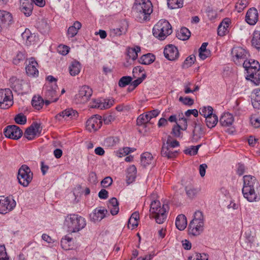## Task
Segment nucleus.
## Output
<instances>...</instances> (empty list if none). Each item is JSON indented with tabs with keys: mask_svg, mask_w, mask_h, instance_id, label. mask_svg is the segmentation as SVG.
<instances>
[{
	"mask_svg": "<svg viewBox=\"0 0 260 260\" xmlns=\"http://www.w3.org/2000/svg\"><path fill=\"white\" fill-rule=\"evenodd\" d=\"M133 12L136 19L140 22H143L149 19L152 12V4L149 0H136Z\"/></svg>",
	"mask_w": 260,
	"mask_h": 260,
	"instance_id": "f257e3e1",
	"label": "nucleus"
},
{
	"mask_svg": "<svg viewBox=\"0 0 260 260\" xmlns=\"http://www.w3.org/2000/svg\"><path fill=\"white\" fill-rule=\"evenodd\" d=\"M64 225L67 227L68 232L76 233L85 227L86 221L84 218L78 214H70L66 216Z\"/></svg>",
	"mask_w": 260,
	"mask_h": 260,
	"instance_id": "f03ea898",
	"label": "nucleus"
},
{
	"mask_svg": "<svg viewBox=\"0 0 260 260\" xmlns=\"http://www.w3.org/2000/svg\"><path fill=\"white\" fill-rule=\"evenodd\" d=\"M153 36L160 40H164L172 32V26L166 20H159L153 27Z\"/></svg>",
	"mask_w": 260,
	"mask_h": 260,
	"instance_id": "7ed1b4c3",
	"label": "nucleus"
},
{
	"mask_svg": "<svg viewBox=\"0 0 260 260\" xmlns=\"http://www.w3.org/2000/svg\"><path fill=\"white\" fill-rule=\"evenodd\" d=\"M150 212L154 215V217L158 224L162 223L167 218L166 208L164 205L161 207L160 203L158 200H153L151 202Z\"/></svg>",
	"mask_w": 260,
	"mask_h": 260,
	"instance_id": "20e7f679",
	"label": "nucleus"
},
{
	"mask_svg": "<svg viewBox=\"0 0 260 260\" xmlns=\"http://www.w3.org/2000/svg\"><path fill=\"white\" fill-rule=\"evenodd\" d=\"M32 177L33 173L27 165H22L18 170L17 179L19 183L23 187L28 186L32 180Z\"/></svg>",
	"mask_w": 260,
	"mask_h": 260,
	"instance_id": "39448f33",
	"label": "nucleus"
},
{
	"mask_svg": "<svg viewBox=\"0 0 260 260\" xmlns=\"http://www.w3.org/2000/svg\"><path fill=\"white\" fill-rule=\"evenodd\" d=\"M92 94V89L88 86H82L80 87L78 93L75 96V101L77 104L86 103Z\"/></svg>",
	"mask_w": 260,
	"mask_h": 260,
	"instance_id": "423d86ee",
	"label": "nucleus"
},
{
	"mask_svg": "<svg viewBox=\"0 0 260 260\" xmlns=\"http://www.w3.org/2000/svg\"><path fill=\"white\" fill-rule=\"evenodd\" d=\"M231 54L234 61L237 65H241L249 56V54L247 51L240 47H234L232 50Z\"/></svg>",
	"mask_w": 260,
	"mask_h": 260,
	"instance_id": "0eeeda50",
	"label": "nucleus"
},
{
	"mask_svg": "<svg viewBox=\"0 0 260 260\" xmlns=\"http://www.w3.org/2000/svg\"><path fill=\"white\" fill-rule=\"evenodd\" d=\"M16 206L15 201L8 197L0 196V213L6 214L12 210Z\"/></svg>",
	"mask_w": 260,
	"mask_h": 260,
	"instance_id": "6e6552de",
	"label": "nucleus"
},
{
	"mask_svg": "<svg viewBox=\"0 0 260 260\" xmlns=\"http://www.w3.org/2000/svg\"><path fill=\"white\" fill-rule=\"evenodd\" d=\"M4 133L6 137L14 140L19 139L23 134L22 131L15 125L7 126L5 128Z\"/></svg>",
	"mask_w": 260,
	"mask_h": 260,
	"instance_id": "1a4fd4ad",
	"label": "nucleus"
},
{
	"mask_svg": "<svg viewBox=\"0 0 260 260\" xmlns=\"http://www.w3.org/2000/svg\"><path fill=\"white\" fill-rule=\"evenodd\" d=\"M256 188L243 187L242 192L243 197L249 202H258L260 197L255 190Z\"/></svg>",
	"mask_w": 260,
	"mask_h": 260,
	"instance_id": "9d476101",
	"label": "nucleus"
},
{
	"mask_svg": "<svg viewBox=\"0 0 260 260\" xmlns=\"http://www.w3.org/2000/svg\"><path fill=\"white\" fill-rule=\"evenodd\" d=\"M102 117L95 115L91 117L86 121V127L89 131H96L102 126Z\"/></svg>",
	"mask_w": 260,
	"mask_h": 260,
	"instance_id": "9b49d317",
	"label": "nucleus"
},
{
	"mask_svg": "<svg viewBox=\"0 0 260 260\" xmlns=\"http://www.w3.org/2000/svg\"><path fill=\"white\" fill-rule=\"evenodd\" d=\"M10 91L0 90V108L6 109L12 105Z\"/></svg>",
	"mask_w": 260,
	"mask_h": 260,
	"instance_id": "f8f14e48",
	"label": "nucleus"
},
{
	"mask_svg": "<svg viewBox=\"0 0 260 260\" xmlns=\"http://www.w3.org/2000/svg\"><path fill=\"white\" fill-rule=\"evenodd\" d=\"M164 54L166 58L171 61L177 59L179 55L177 48L172 44L168 45L165 47Z\"/></svg>",
	"mask_w": 260,
	"mask_h": 260,
	"instance_id": "ddd939ff",
	"label": "nucleus"
},
{
	"mask_svg": "<svg viewBox=\"0 0 260 260\" xmlns=\"http://www.w3.org/2000/svg\"><path fill=\"white\" fill-rule=\"evenodd\" d=\"M78 115L77 111L72 108H68L57 114L55 118L58 121H61L63 118L66 119L68 118L70 119H76Z\"/></svg>",
	"mask_w": 260,
	"mask_h": 260,
	"instance_id": "4468645a",
	"label": "nucleus"
},
{
	"mask_svg": "<svg viewBox=\"0 0 260 260\" xmlns=\"http://www.w3.org/2000/svg\"><path fill=\"white\" fill-rule=\"evenodd\" d=\"M258 13L255 8H250L247 12L245 20L247 23L251 25H254L258 21Z\"/></svg>",
	"mask_w": 260,
	"mask_h": 260,
	"instance_id": "2eb2a0df",
	"label": "nucleus"
},
{
	"mask_svg": "<svg viewBox=\"0 0 260 260\" xmlns=\"http://www.w3.org/2000/svg\"><path fill=\"white\" fill-rule=\"evenodd\" d=\"M38 63L33 57L29 59L28 64L26 67V72L28 76L36 77L38 76L39 71L37 67Z\"/></svg>",
	"mask_w": 260,
	"mask_h": 260,
	"instance_id": "dca6fc26",
	"label": "nucleus"
},
{
	"mask_svg": "<svg viewBox=\"0 0 260 260\" xmlns=\"http://www.w3.org/2000/svg\"><path fill=\"white\" fill-rule=\"evenodd\" d=\"M33 7L31 0H20V10L26 17L31 15Z\"/></svg>",
	"mask_w": 260,
	"mask_h": 260,
	"instance_id": "f3484780",
	"label": "nucleus"
},
{
	"mask_svg": "<svg viewBox=\"0 0 260 260\" xmlns=\"http://www.w3.org/2000/svg\"><path fill=\"white\" fill-rule=\"evenodd\" d=\"M128 27L127 22L124 20L121 22L120 27L110 30V36L114 37L125 34L127 31Z\"/></svg>",
	"mask_w": 260,
	"mask_h": 260,
	"instance_id": "a211bd4d",
	"label": "nucleus"
},
{
	"mask_svg": "<svg viewBox=\"0 0 260 260\" xmlns=\"http://www.w3.org/2000/svg\"><path fill=\"white\" fill-rule=\"evenodd\" d=\"M243 187L257 189L259 187V183L255 177L251 175H245L243 177Z\"/></svg>",
	"mask_w": 260,
	"mask_h": 260,
	"instance_id": "6ab92c4d",
	"label": "nucleus"
},
{
	"mask_svg": "<svg viewBox=\"0 0 260 260\" xmlns=\"http://www.w3.org/2000/svg\"><path fill=\"white\" fill-rule=\"evenodd\" d=\"M12 22V16L11 13L6 11H0V23L3 26L7 27Z\"/></svg>",
	"mask_w": 260,
	"mask_h": 260,
	"instance_id": "aec40b11",
	"label": "nucleus"
},
{
	"mask_svg": "<svg viewBox=\"0 0 260 260\" xmlns=\"http://www.w3.org/2000/svg\"><path fill=\"white\" fill-rule=\"evenodd\" d=\"M57 88V84L55 83L53 86H45V95L46 98L52 99V102H56L58 99V98H56Z\"/></svg>",
	"mask_w": 260,
	"mask_h": 260,
	"instance_id": "412c9836",
	"label": "nucleus"
},
{
	"mask_svg": "<svg viewBox=\"0 0 260 260\" xmlns=\"http://www.w3.org/2000/svg\"><path fill=\"white\" fill-rule=\"evenodd\" d=\"M204 224L190 221L188 226L189 234L193 236L199 235L203 231Z\"/></svg>",
	"mask_w": 260,
	"mask_h": 260,
	"instance_id": "4be33fe9",
	"label": "nucleus"
},
{
	"mask_svg": "<svg viewBox=\"0 0 260 260\" xmlns=\"http://www.w3.org/2000/svg\"><path fill=\"white\" fill-rule=\"evenodd\" d=\"M177 151L173 150L171 147H169V145L163 143L161 150V155L163 157H167L168 158H172L176 156Z\"/></svg>",
	"mask_w": 260,
	"mask_h": 260,
	"instance_id": "5701e85b",
	"label": "nucleus"
},
{
	"mask_svg": "<svg viewBox=\"0 0 260 260\" xmlns=\"http://www.w3.org/2000/svg\"><path fill=\"white\" fill-rule=\"evenodd\" d=\"M234 117L230 113H224L220 118L219 124L224 127L231 126L234 122Z\"/></svg>",
	"mask_w": 260,
	"mask_h": 260,
	"instance_id": "b1692460",
	"label": "nucleus"
},
{
	"mask_svg": "<svg viewBox=\"0 0 260 260\" xmlns=\"http://www.w3.org/2000/svg\"><path fill=\"white\" fill-rule=\"evenodd\" d=\"M242 66L247 71V73L248 71H250V70H251V71H255V70L258 69V68H260L259 62L257 61L252 59L244 60L242 63Z\"/></svg>",
	"mask_w": 260,
	"mask_h": 260,
	"instance_id": "393cba45",
	"label": "nucleus"
},
{
	"mask_svg": "<svg viewBox=\"0 0 260 260\" xmlns=\"http://www.w3.org/2000/svg\"><path fill=\"white\" fill-rule=\"evenodd\" d=\"M247 80H250L255 85H258L260 83V68H258L255 71H248L247 73Z\"/></svg>",
	"mask_w": 260,
	"mask_h": 260,
	"instance_id": "a878e982",
	"label": "nucleus"
},
{
	"mask_svg": "<svg viewBox=\"0 0 260 260\" xmlns=\"http://www.w3.org/2000/svg\"><path fill=\"white\" fill-rule=\"evenodd\" d=\"M231 20L229 18H224L218 26L217 34L220 36H224L228 32Z\"/></svg>",
	"mask_w": 260,
	"mask_h": 260,
	"instance_id": "bb28decb",
	"label": "nucleus"
},
{
	"mask_svg": "<svg viewBox=\"0 0 260 260\" xmlns=\"http://www.w3.org/2000/svg\"><path fill=\"white\" fill-rule=\"evenodd\" d=\"M108 208L110 210V212L112 215H115L118 214L119 208V203L116 198H112L109 200L108 205Z\"/></svg>",
	"mask_w": 260,
	"mask_h": 260,
	"instance_id": "cd10ccee",
	"label": "nucleus"
},
{
	"mask_svg": "<svg viewBox=\"0 0 260 260\" xmlns=\"http://www.w3.org/2000/svg\"><path fill=\"white\" fill-rule=\"evenodd\" d=\"M176 228L180 231H182L185 229L187 225V219L185 216L183 214L179 215L175 221Z\"/></svg>",
	"mask_w": 260,
	"mask_h": 260,
	"instance_id": "c85d7f7f",
	"label": "nucleus"
},
{
	"mask_svg": "<svg viewBox=\"0 0 260 260\" xmlns=\"http://www.w3.org/2000/svg\"><path fill=\"white\" fill-rule=\"evenodd\" d=\"M107 212L108 211L104 208L100 209L96 208L94 210L92 219L94 222L101 221L105 217Z\"/></svg>",
	"mask_w": 260,
	"mask_h": 260,
	"instance_id": "c756f323",
	"label": "nucleus"
},
{
	"mask_svg": "<svg viewBox=\"0 0 260 260\" xmlns=\"http://www.w3.org/2000/svg\"><path fill=\"white\" fill-rule=\"evenodd\" d=\"M137 176V168L135 165L131 166L127 170V182L128 184L135 180Z\"/></svg>",
	"mask_w": 260,
	"mask_h": 260,
	"instance_id": "7c9ffc66",
	"label": "nucleus"
},
{
	"mask_svg": "<svg viewBox=\"0 0 260 260\" xmlns=\"http://www.w3.org/2000/svg\"><path fill=\"white\" fill-rule=\"evenodd\" d=\"M252 104L253 108L260 109V88L255 89L253 91Z\"/></svg>",
	"mask_w": 260,
	"mask_h": 260,
	"instance_id": "2f4dec72",
	"label": "nucleus"
},
{
	"mask_svg": "<svg viewBox=\"0 0 260 260\" xmlns=\"http://www.w3.org/2000/svg\"><path fill=\"white\" fill-rule=\"evenodd\" d=\"M155 57L151 53L142 55L139 59V62L142 64L148 65L154 61Z\"/></svg>",
	"mask_w": 260,
	"mask_h": 260,
	"instance_id": "473e14b6",
	"label": "nucleus"
},
{
	"mask_svg": "<svg viewBox=\"0 0 260 260\" xmlns=\"http://www.w3.org/2000/svg\"><path fill=\"white\" fill-rule=\"evenodd\" d=\"M82 26L81 23L77 21H75L72 26L69 27L68 30V34L70 37L73 38L75 36L78 31V30L81 28Z\"/></svg>",
	"mask_w": 260,
	"mask_h": 260,
	"instance_id": "72a5a7b5",
	"label": "nucleus"
},
{
	"mask_svg": "<svg viewBox=\"0 0 260 260\" xmlns=\"http://www.w3.org/2000/svg\"><path fill=\"white\" fill-rule=\"evenodd\" d=\"M153 161V156L152 154L148 152L143 153L141 157V164L144 167L151 164Z\"/></svg>",
	"mask_w": 260,
	"mask_h": 260,
	"instance_id": "f704fd0d",
	"label": "nucleus"
},
{
	"mask_svg": "<svg viewBox=\"0 0 260 260\" xmlns=\"http://www.w3.org/2000/svg\"><path fill=\"white\" fill-rule=\"evenodd\" d=\"M218 121V117L215 114H212V115L205 118L206 125L209 128H212L215 127Z\"/></svg>",
	"mask_w": 260,
	"mask_h": 260,
	"instance_id": "c9c22d12",
	"label": "nucleus"
},
{
	"mask_svg": "<svg viewBox=\"0 0 260 260\" xmlns=\"http://www.w3.org/2000/svg\"><path fill=\"white\" fill-rule=\"evenodd\" d=\"M38 28L41 33L47 34L50 30L48 21L45 19L41 20L38 23Z\"/></svg>",
	"mask_w": 260,
	"mask_h": 260,
	"instance_id": "e433bc0d",
	"label": "nucleus"
},
{
	"mask_svg": "<svg viewBox=\"0 0 260 260\" xmlns=\"http://www.w3.org/2000/svg\"><path fill=\"white\" fill-rule=\"evenodd\" d=\"M81 70V64L80 62L77 60L72 61L69 67V71L71 75L75 76L78 75Z\"/></svg>",
	"mask_w": 260,
	"mask_h": 260,
	"instance_id": "4c0bfd02",
	"label": "nucleus"
},
{
	"mask_svg": "<svg viewBox=\"0 0 260 260\" xmlns=\"http://www.w3.org/2000/svg\"><path fill=\"white\" fill-rule=\"evenodd\" d=\"M190 36V32L189 29L186 27H182L180 31H178L176 34V37L180 40L184 41L188 40Z\"/></svg>",
	"mask_w": 260,
	"mask_h": 260,
	"instance_id": "58836bf2",
	"label": "nucleus"
},
{
	"mask_svg": "<svg viewBox=\"0 0 260 260\" xmlns=\"http://www.w3.org/2000/svg\"><path fill=\"white\" fill-rule=\"evenodd\" d=\"M208 43H203L199 49V56L202 60L207 58L210 54V51L206 49Z\"/></svg>",
	"mask_w": 260,
	"mask_h": 260,
	"instance_id": "ea45409f",
	"label": "nucleus"
},
{
	"mask_svg": "<svg viewBox=\"0 0 260 260\" xmlns=\"http://www.w3.org/2000/svg\"><path fill=\"white\" fill-rule=\"evenodd\" d=\"M44 104V101L40 96H34L31 100V105L36 109H41Z\"/></svg>",
	"mask_w": 260,
	"mask_h": 260,
	"instance_id": "a19ab883",
	"label": "nucleus"
},
{
	"mask_svg": "<svg viewBox=\"0 0 260 260\" xmlns=\"http://www.w3.org/2000/svg\"><path fill=\"white\" fill-rule=\"evenodd\" d=\"M141 51L139 46H136L134 48H128L127 49V54L129 58L133 60H136L138 57V53Z\"/></svg>",
	"mask_w": 260,
	"mask_h": 260,
	"instance_id": "79ce46f5",
	"label": "nucleus"
},
{
	"mask_svg": "<svg viewBox=\"0 0 260 260\" xmlns=\"http://www.w3.org/2000/svg\"><path fill=\"white\" fill-rule=\"evenodd\" d=\"M251 43L252 46L260 51V31L254 32Z\"/></svg>",
	"mask_w": 260,
	"mask_h": 260,
	"instance_id": "37998d69",
	"label": "nucleus"
},
{
	"mask_svg": "<svg viewBox=\"0 0 260 260\" xmlns=\"http://www.w3.org/2000/svg\"><path fill=\"white\" fill-rule=\"evenodd\" d=\"M168 7L171 9H177L183 7V0H167Z\"/></svg>",
	"mask_w": 260,
	"mask_h": 260,
	"instance_id": "c03bdc74",
	"label": "nucleus"
},
{
	"mask_svg": "<svg viewBox=\"0 0 260 260\" xmlns=\"http://www.w3.org/2000/svg\"><path fill=\"white\" fill-rule=\"evenodd\" d=\"M150 121L147 114L143 113L138 116L137 119V124L139 126L145 125L146 123Z\"/></svg>",
	"mask_w": 260,
	"mask_h": 260,
	"instance_id": "a18cd8bd",
	"label": "nucleus"
},
{
	"mask_svg": "<svg viewBox=\"0 0 260 260\" xmlns=\"http://www.w3.org/2000/svg\"><path fill=\"white\" fill-rule=\"evenodd\" d=\"M191 221L204 225V217L202 212L198 210L194 213L193 218Z\"/></svg>",
	"mask_w": 260,
	"mask_h": 260,
	"instance_id": "49530a36",
	"label": "nucleus"
},
{
	"mask_svg": "<svg viewBox=\"0 0 260 260\" xmlns=\"http://www.w3.org/2000/svg\"><path fill=\"white\" fill-rule=\"evenodd\" d=\"M139 219V214L137 212H134L128 222V225L132 224V228H134L138 225V220Z\"/></svg>",
	"mask_w": 260,
	"mask_h": 260,
	"instance_id": "de8ad7c7",
	"label": "nucleus"
},
{
	"mask_svg": "<svg viewBox=\"0 0 260 260\" xmlns=\"http://www.w3.org/2000/svg\"><path fill=\"white\" fill-rule=\"evenodd\" d=\"M213 109L211 106H203L200 109V114L203 115L205 118L212 115L213 113Z\"/></svg>",
	"mask_w": 260,
	"mask_h": 260,
	"instance_id": "09e8293b",
	"label": "nucleus"
},
{
	"mask_svg": "<svg viewBox=\"0 0 260 260\" xmlns=\"http://www.w3.org/2000/svg\"><path fill=\"white\" fill-rule=\"evenodd\" d=\"M196 61V56L192 54L187 57L182 64L183 69H187L191 67Z\"/></svg>",
	"mask_w": 260,
	"mask_h": 260,
	"instance_id": "8fccbe9b",
	"label": "nucleus"
},
{
	"mask_svg": "<svg viewBox=\"0 0 260 260\" xmlns=\"http://www.w3.org/2000/svg\"><path fill=\"white\" fill-rule=\"evenodd\" d=\"M185 191L187 196L192 199L197 196L199 191V189L192 186H188L185 187Z\"/></svg>",
	"mask_w": 260,
	"mask_h": 260,
	"instance_id": "3c124183",
	"label": "nucleus"
},
{
	"mask_svg": "<svg viewBox=\"0 0 260 260\" xmlns=\"http://www.w3.org/2000/svg\"><path fill=\"white\" fill-rule=\"evenodd\" d=\"M132 81L131 76H123L121 77L118 82V85L120 87H124L129 85Z\"/></svg>",
	"mask_w": 260,
	"mask_h": 260,
	"instance_id": "603ef678",
	"label": "nucleus"
},
{
	"mask_svg": "<svg viewBox=\"0 0 260 260\" xmlns=\"http://www.w3.org/2000/svg\"><path fill=\"white\" fill-rule=\"evenodd\" d=\"M36 136H37L36 134L30 126L26 129L24 134V136L28 140H34Z\"/></svg>",
	"mask_w": 260,
	"mask_h": 260,
	"instance_id": "864d4df0",
	"label": "nucleus"
},
{
	"mask_svg": "<svg viewBox=\"0 0 260 260\" xmlns=\"http://www.w3.org/2000/svg\"><path fill=\"white\" fill-rule=\"evenodd\" d=\"M16 123L23 125L26 123V117L22 113L17 114L14 118Z\"/></svg>",
	"mask_w": 260,
	"mask_h": 260,
	"instance_id": "5fc2aeb1",
	"label": "nucleus"
},
{
	"mask_svg": "<svg viewBox=\"0 0 260 260\" xmlns=\"http://www.w3.org/2000/svg\"><path fill=\"white\" fill-rule=\"evenodd\" d=\"M179 102L182 103L184 105L189 106H192L194 103V100L192 99L187 96H180L179 98Z\"/></svg>",
	"mask_w": 260,
	"mask_h": 260,
	"instance_id": "6e6d98bb",
	"label": "nucleus"
},
{
	"mask_svg": "<svg viewBox=\"0 0 260 260\" xmlns=\"http://www.w3.org/2000/svg\"><path fill=\"white\" fill-rule=\"evenodd\" d=\"M181 130H182L181 125L176 123L172 128V134L175 137H179L181 135Z\"/></svg>",
	"mask_w": 260,
	"mask_h": 260,
	"instance_id": "4d7b16f0",
	"label": "nucleus"
},
{
	"mask_svg": "<svg viewBox=\"0 0 260 260\" xmlns=\"http://www.w3.org/2000/svg\"><path fill=\"white\" fill-rule=\"evenodd\" d=\"M0 260H9L5 245H0Z\"/></svg>",
	"mask_w": 260,
	"mask_h": 260,
	"instance_id": "13d9d810",
	"label": "nucleus"
},
{
	"mask_svg": "<svg viewBox=\"0 0 260 260\" xmlns=\"http://www.w3.org/2000/svg\"><path fill=\"white\" fill-rule=\"evenodd\" d=\"M206 12L207 13V15L208 18L210 20L214 19L216 17V15H217L216 12L210 7H208L206 9Z\"/></svg>",
	"mask_w": 260,
	"mask_h": 260,
	"instance_id": "bf43d9fd",
	"label": "nucleus"
},
{
	"mask_svg": "<svg viewBox=\"0 0 260 260\" xmlns=\"http://www.w3.org/2000/svg\"><path fill=\"white\" fill-rule=\"evenodd\" d=\"M102 100L103 101V105L101 106V107H103V109L110 108L114 103V100L112 99H103Z\"/></svg>",
	"mask_w": 260,
	"mask_h": 260,
	"instance_id": "052dcab7",
	"label": "nucleus"
},
{
	"mask_svg": "<svg viewBox=\"0 0 260 260\" xmlns=\"http://www.w3.org/2000/svg\"><path fill=\"white\" fill-rule=\"evenodd\" d=\"M113 182V180L110 177H105L101 182L103 187L106 188L110 186Z\"/></svg>",
	"mask_w": 260,
	"mask_h": 260,
	"instance_id": "680f3d73",
	"label": "nucleus"
},
{
	"mask_svg": "<svg viewBox=\"0 0 260 260\" xmlns=\"http://www.w3.org/2000/svg\"><path fill=\"white\" fill-rule=\"evenodd\" d=\"M115 120V116L112 114H107L104 115L103 120L106 124H110Z\"/></svg>",
	"mask_w": 260,
	"mask_h": 260,
	"instance_id": "e2e57ef3",
	"label": "nucleus"
},
{
	"mask_svg": "<svg viewBox=\"0 0 260 260\" xmlns=\"http://www.w3.org/2000/svg\"><path fill=\"white\" fill-rule=\"evenodd\" d=\"M171 137L170 136H168L167 142L166 143H165V144L169 145V147H171L172 148H174L179 146V143L178 141L175 140L171 141Z\"/></svg>",
	"mask_w": 260,
	"mask_h": 260,
	"instance_id": "0e129e2a",
	"label": "nucleus"
},
{
	"mask_svg": "<svg viewBox=\"0 0 260 260\" xmlns=\"http://www.w3.org/2000/svg\"><path fill=\"white\" fill-rule=\"evenodd\" d=\"M31 128H32L35 132V133L37 134H40L41 133L42 128L41 127V124L37 122H33L31 125L30 126Z\"/></svg>",
	"mask_w": 260,
	"mask_h": 260,
	"instance_id": "69168bd1",
	"label": "nucleus"
},
{
	"mask_svg": "<svg viewBox=\"0 0 260 260\" xmlns=\"http://www.w3.org/2000/svg\"><path fill=\"white\" fill-rule=\"evenodd\" d=\"M69 47L65 45H59L58 48V52L63 55H67L69 53Z\"/></svg>",
	"mask_w": 260,
	"mask_h": 260,
	"instance_id": "338daca9",
	"label": "nucleus"
},
{
	"mask_svg": "<svg viewBox=\"0 0 260 260\" xmlns=\"http://www.w3.org/2000/svg\"><path fill=\"white\" fill-rule=\"evenodd\" d=\"M250 122L251 124L255 128H258L260 127V120L258 117H256L255 116H253L251 117Z\"/></svg>",
	"mask_w": 260,
	"mask_h": 260,
	"instance_id": "774afa93",
	"label": "nucleus"
}]
</instances>
